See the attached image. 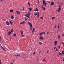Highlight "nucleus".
Instances as JSON below:
<instances>
[{
    "mask_svg": "<svg viewBox=\"0 0 64 64\" xmlns=\"http://www.w3.org/2000/svg\"><path fill=\"white\" fill-rule=\"evenodd\" d=\"M62 2V3H63V2Z\"/></svg>",
    "mask_w": 64,
    "mask_h": 64,
    "instance_id": "64",
    "label": "nucleus"
},
{
    "mask_svg": "<svg viewBox=\"0 0 64 64\" xmlns=\"http://www.w3.org/2000/svg\"><path fill=\"white\" fill-rule=\"evenodd\" d=\"M28 9L30 11V12H31V11H32V8H29Z\"/></svg>",
    "mask_w": 64,
    "mask_h": 64,
    "instance_id": "11",
    "label": "nucleus"
},
{
    "mask_svg": "<svg viewBox=\"0 0 64 64\" xmlns=\"http://www.w3.org/2000/svg\"><path fill=\"white\" fill-rule=\"evenodd\" d=\"M59 7L58 8H61V6H60V5H59Z\"/></svg>",
    "mask_w": 64,
    "mask_h": 64,
    "instance_id": "37",
    "label": "nucleus"
},
{
    "mask_svg": "<svg viewBox=\"0 0 64 64\" xmlns=\"http://www.w3.org/2000/svg\"><path fill=\"white\" fill-rule=\"evenodd\" d=\"M12 62H14V60H13Z\"/></svg>",
    "mask_w": 64,
    "mask_h": 64,
    "instance_id": "59",
    "label": "nucleus"
},
{
    "mask_svg": "<svg viewBox=\"0 0 64 64\" xmlns=\"http://www.w3.org/2000/svg\"><path fill=\"white\" fill-rule=\"evenodd\" d=\"M54 48L55 49H56V51H58V50L57 49V48L55 47H54Z\"/></svg>",
    "mask_w": 64,
    "mask_h": 64,
    "instance_id": "38",
    "label": "nucleus"
},
{
    "mask_svg": "<svg viewBox=\"0 0 64 64\" xmlns=\"http://www.w3.org/2000/svg\"><path fill=\"white\" fill-rule=\"evenodd\" d=\"M10 31L12 33L13 32V29H12V30H10Z\"/></svg>",
    "mask_w": 64,
    "mask_h": 64,
    "instance_id": "16",
    "label": "nucleus"
},
{
    "mask_svg": "<svg viewBox=\"0 0 64 64\" xmlns=\"http://www.w3.org/2000/svg\"><path fill=\"white\" fill-rule=\"evenodd\" d=\"M14 36H16V34H14Z\"/></svg>",
    "mask_w": 64,
    "mask_h": 64,
    "instance_id": "35",
    "label": "nucleus"
},
{
    "mask_svg": "<svg viewBox=\"0 0 64 64\" xmlns=\"http://www.w3.org/2000/svg\"><path fill=\"white\" fill-rule=\"evenodd\" d=\"M23 7V10H24V7Z\"/></svg>",
    "mask_w": 64,
    "mask_h": 64,
    "instance_id": "53",
    "label": "nucleus"
},
{
    "mask_svg": "<svg viewBox=\"0 0 64 64\" xmlns=\"http://www.w3.org/2000/svg\"><path fill=\"white\" fill-rule=\"evenodd\" d=\"M34 11H36L38 12V8H36V9L34 10Z\"/></svg>",
    "mask_w": 64,
    "mask_h": 64,
    "instance_id": "7",
    "label": "nucleus"
},
{
    "mask_svg": "<svg viewBox=\"0 0 64 64\" xmlns=\"http://www.w3.org/2000/svg\"><path fill=\"white\" fill-rule=\"evenodd\" d=\"M44 61H45V60H43V62H44Z\"/></svg>",
    "mask_w": 64,
    "mask_h": 64,
    "instance_id": "55",
    "label": "nucleus"
},
{
    "mask_svg": "<svg viewBox=\"0 0 64 64\" xmlns=\"http://www.w3.org/2000/svg\"><path fill=\"white\" fill-rule=\"evenodd\" d=\"M62 54H64V51H62Z\"/></svg>",
    "mask_w": 64,
    "mask_h": 64,
    "instance_id": "30",
    "label": "nucleus"
},
{
    "mask_svg": "<svg viewBox=\"0 0 64 64\" xmlns=\"http://www.w3.org/2000/svg\"><path fill=\"white\" fill-rule=\"evenodd\" d=\"M60 4H61V5H62V4H61V3H60Z\"/></svg>",
    "mask_w": 64,
    "mask_h": 64,
    "instance_id": "62",
    "label": "nucleus"
},
{
    "mask_svg": "<svg viewBox=\"0 0 64 64\" xmlns=\"http://www.w3.org/2000/svg\"><path fill=\"white\" fill-rule=\"evenodd\" d=\"M34 31H35V28H34L33 29L32 32H34Z\"/></svg>",
    "mask_w": 64,
    "mask_h": 64,
    "instance_id": "25",
    "label": "nucleus"
},
{
    "mask_svg": "<svg viewBox=\"0 0 64 64\" xmlns=\"http://www.w3.org/2000/svg\"><path fill=\"white\" fill-rule=\"evenodd\" d=\"M54 27H55V28H56V27H57V26H54Z\"/></svg>",
    "mask_w": 64,
    "mask_h": 64,
    "instance_id": "40",
    "label": "nucleus"
},
{
    "mask_svg": "<svg viewBox=\"0 0 64 64\" xmlns=\"http://www.w3.org/2000/svg\"><path fill=\"white\" fill-rule=\"evenodd\" d=\"M61 8H58V12H60V11L61 10Z\"/></svg>",
    "mask_w": 64,
    "mask_h": 64,
    "instance_id": "9",
    "label": "nucleus"
},
{
    "mask_svg": "<svg viewBox=\"0 0 64 64\" xmlns=\"http://www.w3.org/2000/svg\"><path fill=\"white\" fill-rule=\"evenodd\" d=\"M21 33L22 34H23V32H22V31H21Z\"/></svg>",
    "mask_w": 64,
    "mask_h": 64,
    "instance_id": "29",
    "label": "nucleus"
},
{
    "mask_svg": "<svg viewBox=\"0 0 64 64\" xmlns=\"http://www.w3.org/2000/svg\"><path fill=\"white\" fill-rule=\"evenodd\" d=\"M58 39H60V35H58Z\"/></svg>",
    "mask_w": 64,
    "mask_h": 64,
    "instance_id": "28",
    "label": "nucleus"
},
{
    "mask_svg": "<svg viewBox=\"0 0 64 64\" xmlns=\"http://www.w3.org/2000/svg\"><path fill=\"white\" fill-rule=\"evenodd\" d=\"M39 35H40V36H42V33H40L39 34Z\"/></svg>",
    "mask_w": 64,
    "mask_h": 64,
    "instance_id": "21",
    "label": "nucleus"
},
{
    "mask_svg": "<svg viewBox=\"0 0 64 64\" xmlns=\"http://www.w3.org/2000/svg\"><path fill=\"white\" fill-rule=\"evenodd\" d=\"M57 42H58L57 41H56L54 43H55V44H57Z\"/></svg>",
    "mask_w": 64,
    "mask_h": 64,
    "instance_id": "24",
    "label": "nucleus"
},
{
    "mask_svg": "<svg viewBox=\"0 0 64 64\" xmlns=\"http://www.w3.org/2000/svg\"><path fill=\"white\" fill-rule=\"evenodd\" d=\"M10 64H13V63L12 62Z\"/></svg>",
    "mask_w": 64,
    "mask_h": 64,
    "instance_id": "61",
    "label": "nucleus"
},
{
    "mask_svg": "<svg viewBox=\"0 0 64 64\" xmlns=\"http://www.w3.org/2000/svg\"><path fill=\"white\" fill-rule=\"evenodd\" d=\"M43 5L44 6H45V7H46V5H47V2H45V1L44 0H43Z\"/></svg>",
    "mask_w": 64,
    "mask_h": 64,
    "instance_id": "1",
    "label": "nucleus"
},
{
    "mask_svg": "<svg viewBox=\"0 0 64 64\" xmlns=\"http://www.w3.org/2000/svg\"><path fill=\"white\" fill-rule=\"evenodd\" d=\"M28 15H29V16H30V14H30V12H28Z\"/></svg>",
    "mask_w": 64,
    "mask_h": 64,
    "instance_id": "23",
    "label": "nucleus"
},
{
    "mask_svg": "<svg viewBox=\"0 0 64 64\" xmlns=\"http://www.w3.org/2000/svg\"><path fill=\"white\" fill-rule=\"evenodd\" d=\"M16 12L17 13V14H20V11L17 10L16 11Z\"/></svg>",
    "mask_w": 64,
    "mask_h": 64,
    "instance_id": "4",
    "label": "nucleus"
},
{
    "mask_svg": "<svg viewBox=\"0 0 64 64\" xmlns=\"http://www.w3.org/2000/svg\"><path fill=\"white\" fill-rule=\"evenodd\" d=\"M39 12H38V17H39Z\"/></svg>",
    "mask_w": 64,
    "mask_h": 64,
    "instance_id": "36",
    "label": "nucleus"
},
{
    "mask_svg": "<svg viewBox=\"0 0 64 64\" xmlns=\"http://www.w3.org/2000/svg\"><path fill=\"white\" fill-rule=\"evenodd\" d=\"M40 19H43V18L42 17L40 18Z\"/></svg>",
    "mask_w": 64,
    "mask_h": 64,
    "instance_id": "39",
    "label": "nucleus"
},
{
    "mask_svg": "<svg viewBox=\"0 0 64 64\" xmlns=\"http://www.w3.org/2000/svg\"><path fill=\"white\" fill-rule=\"evenodd\" d=\"M58 28H59V24H58Z\"/></svg>",
    "mask_w": 64,
    "mask_h": 64,
    "instance_id": "45",
    "label": "nucleus"
},
{
    "mask_svg": "<svg viewBox=\"0 0 64 64\" xmlns=\"http://www.w3.org/2000/svg\"><path fill=\"white\" fill-rule=\"evenodd\" d=\"M28 4L29 6L30 7V2H28Z\"/></svg>",
    "mask_w": 64,
    "mask_h": 64,
    "instance_id": "20",
    "label": "nucleus"
},
{
    "mask_svg": "<svg viewBox=\"0 0 64 64\" xmlns=\"http://www.w3.org/2000/svg\"><path fill=\"white\" fill-rule=\"evenodd\" d=\"M42 8H43V5H42Z\"/></svg>",
    "mask_w": 64,
    "mask_h": 64,
    "instance_id": "60",
    "label": "nucleus"
},
{
    "mask_svg": "<svg viewBox=\"0 0 64 64\" xmlns=\"http://www.w3.org/2000/svg\"><path fill=\"white\" fill-rule=\"evenodd\" d=\"M16 56H17L18 57H20V55L18 54L16 55Z\"/></svg>",
    "mask_w": 64,
    "mask_h": 64,
    "instance_id": "17",
    "label": "nucleus"
},
{
    "mask_svg": "<svg viewBox=\"0 0 64 64\" xmlns=\"http://www.w3.org/2000/svg\"><path fill=\"white\" fill-rule=\"evenodd\" d=\"M32 34H34V33L33 32H32Z\"/></svg>",
    "mask_w": 64,
    "mask_h": 64,
    "instance_id": "56",
    "label": "nucleus"
},
{
    "mask_svg": "<svg viewBox=\"0 0 64 64\" xmlns=\"http://www.w3.org/2000/svg\"><path fill=\"white\" fill-rule=\"evenodd\" d=\"M32 27H30V29H31V30H30V31H31V30H32Z\"/></svg>",
    "mask_w": 64,
    "mask_h": 64,
    "instance_id": "33",
    "label": "nucleus"
},
{
    "mask_svg": "<svg viewBox=\"0 0 64 64\" xmlns=\"http://www.w3.org/2000/svg\"><path fill=\"white\" fill-rule=\"evenodd\" d=\"M13 11V10H10V12H12Z\"/></svg>",
    "mask_w": 64,
    "mask_h": 64,
    "instance_id": "22",
    "label": "nucleus"
},
{
    "mask_svg": "<svg viewBox=\"0 0 64 64\" xmlns=\"http://www.w3.org/2000/svg\"><path fill=\"white\" fill-rule=\"evenodd\" d=\"M8 35H11V32L10 31L9 32H8Z\"/></svg>",
    "mask_w": 64,
    "mask_h": 64,
    "instance_id": "8",
    "label": "nucleus"
},
{
    "mask_svg": "<svg viewBox=\"0 0 64 64\" xmlns=\"http://www.w3.org/2000/svg\"><path fill=\"white\" fill-rule=\"evenodd\" d=\"M38 44L40 45H42V42H38Z\"/></svg>",
    "mask_w": 64,
    "mask_h": 64,
    "instance_id": "13",
    "label": "nucleus"
},
{
    "mask_svg": "<svg viewBox=\"0 0 64 64\" xmlns=\"http://www.w3.org/2000/svg\"><path fill=\"white\" fill-rule=\"evenodd\" d=\"M26 17H27V18H29V15L28 14H26L25 16Z\"/></svg>",
    "mask_w": 64,
    "mask_h": 64,
    "instance_id": "10",
    "label": "nucleus"
},
{
    "mask_svg": "<svg viewBox=\"0 0 64 64\" xmlns=\"http://www.w3.org/2000/svg\"><path fill=\"white\" fill-rule=\"evenodd\" d=\"M58 48L59 49H60V46H58Z\"/></svg>",
    "mask_w": 64,
    "mask_h": 64,
    "instance_id": "47",
    "label": "nucleus"
},
{
    "mask_svg": "<svg viewBox=\"0 0 64 64\" xmlns=\"http://www.w3.org/2000/svg\"><path fill=\"white\" fill-rule=\"evenodd\" d=\"M62 44L63 45H64V43H63V42H62Z\"/></svg>",
    "mask_w": 64,
    "mask_h": 64,
    "instance_id": "54",
    "label": "nucleus"
},
{
    "mask_svg": "<svg viewBox=\"0 0 64 64\" xmlns=\"http://www.w3.org/2000/svg\"><path fill=\"white\" fill-rule=\"evenodd\" d=\"M56 44H55V43H54V46H56Z\"/></svg>",
    "mask_w": 64,
    "mask_h": 64,
    "instance_id": "41",
    "label": "nucleus"
},
{
    "mask_svg": "<svg viewBox=\"0 0 64 64\" xmlns=\"http://www.w3.org/2000/svg\"><path fill=\"white\" fill-rule=\"evenodd\" d=\"M62 36H63V37H64V34H62Z\"/></svg>",
    "mask_w": 64,
    "mask_h": 64,
    "instance_id": "43",
    "label": "nucleus"
},
{
    "mask_svg": "<svg viewBox=\"0 0 64 64\" xmlns=\"http://www.w3.org/2000/svg\"><path fill=\"white\" fill-rule=\"evenodd\" d=\"M9 22H10V24H13V22H11V21H10Z\"/></svg>",
    "mask_w": 64,
    "mask_h": 64,
    "instance_id": "15",
    "label": "nucleus"
},
{
    "mask_svg": "<svg viewBox=\"0 0 64 64\" xmlns=\"http://www.w3.org/2000/svg\"><path fill=\"white\" fill-rule=\"evenodd\" d=\"M28 20H30V19H28Z\"/></svg>",
    "mask_w": 64,
    "mask_h": 64,
    "instance_id": "63",
    "label": "nucleus"
},
{
    "mask_svg": "<svg viewBox=\"0 0 64 64\" xmlns=\"http://www.w3.org/2000/svg\"><path fill=\"white\" fill-rule=\"evenodd\" d=\"M41 33H42V34H44V35L45 34V32H42Z\"/></svg>",
    "mask_w": 64,
    "mask_h": 64,
    "instance_id": "14",
    "label": "nucleus"
},
{
    "mask_svg": "<svg viewBox=\"0 0 64 64\" xmlns=\"http://www.w3.org/2000/svg\"><path fill=\"white\" fill-rule=\"evenodd\" d=\"M42 9H43V10H45V9H46V8H45L44 7V8H43Z\"/></svg>",
    "mask_w": 64,
    "mask_h": 64,
    "instance_id": "31",
    "label": "nucleus"
},
{
    "mask_svg": "<svg viewBox=\"0 0 64 64\" xmlns=\"http://www.w3.org/2000/svg\"><path fill=\"white\" fill-rule=\"evenodd\" d=\"M49 33L48 32H47V34H49Z\"/></svg>",
    "mask_w": 64,
    "mask_h": 64,
    "instance_id": "49",
    "label": "nucleus"
},
{
    "mask_svg": "<svg viewBox=\"0 0 64 64\" xmlns=\"http://www.w3.org/2000/svg\"><path fill=\"white\" fill-rule=\"evenodd\" d=\"M48 3H50V2H48Z\"/></svg>",
    "mask_w": 64,
    "mask_h": 64,
    "instance_id": "57",
    "label": "nucleus"
},
{
    "mask_svg": "<svg viewBox=\"0 0 64 64\" xmlns=\"http://www.w3.org/2000/svg\"><path fill=\"white\" fill-rule=\"evenodd\" d=\"M41 52V51H40L39 52V53H40Z\"/></svg>",
    "mask_w": 64,
    "mask_h": 64,
    "instance_id": "51",
    "label": "nucleus"
},
{
    "mask_svg": "<svg viewBox=\"0 0 64 64\" xmlns=\"http://www.w3.org/2000/svg\"><path fill=\"white\" fill-rule=\"evenodd\" d=\"M63 61L64 62V58L63 59Z\"/></svg>",
    "mask_w": 64,
    "mask_h": 64,
    "instance_id": "48",
    "label": "nucleus"
},
{
    "mask_svg": "<svg viewBox=\"0 0 64 64\" xmlns=\"http://www.w3.org/2000/svg\"><path fill=\"white\" fill-rule=\"evenodd\" d=\"M39 39L40 40H43V39H44V38H43V37L41 36L39 37Z\"/></svg>",
    "mask_w": 64,
    "mask_h": 64,
    "instance_id": "2",
    "label": "nucleus"
},
{
    "mask_svg": "<svg viewBox=\"0 0 64 64\" xmlns=\"http://www.w3.org/2000/svg\"><path fill=\"white\" fill-rule=\"evenodd\" d=\"M59 54L61 56L62 54H61V53H60V52H59Z\"/></svg>",
    "mask_w": 64,
    "mask_h": 64,
    "instance_id": "32",
    "label": "nucleus"
},
{
    "mask_svg": "<svg viewBox=\"0 0 64 64\" xmlns=\"http://www.w3.org/2000/svg\"><path fill=\"white\" fill-rule=\"evenodd\" d=\"M0 64H2V62H1V60H0Z\"/></svg>",
    "mask_w": 64,
    "mask_h": 64,
    "instance_id": "44",
    "label": "nucleus"
},
{
    "mask_svg": "<svg viewBox=\"0 0 64 64\" xmlns=\"http://www.w3.org/2000/svg\"><path fill=\"white\" fill-rule=\"evenodd\" d=\"M11 18H12V19H14V17H13V16H11Z\"/></svg>",
    "mask_w": 64,
    "mask_h": 64,
    "instance_id": "18",
    "label": "nucleus"
},
{
    "mask_svg": "<svg viewBox=\"0 0 64 64\" xmlns=\"http://www.w3.org/2000/svg\"><path fill=\"white\" fill-rule=\"evenodd\" d=\"M54 18H55V17L54 16L52 18V20H53V19H54Z\"/></svg>",
    "mask_w": 64,
    "mask_h": 64,
    "instance_id": "27",
    "label": "nucleus"
},
{
    "mask_svg": "<svg viewBox=\"0 0 64 64\" xmlns=\"http://www.w3.org/2000/svg\"><path fill=\"white\" fill-rule=\"evenodd\" d=\"M54 2H51V4H50V6H52V5H54Z\"/></svg>",
    "mask_w": 64,
    "mask_h": 64,
    "instance_id": "5",
    "label": "nucleus"
},
{
    "mask_svg": "<svg viewBox=\"0 0 64 64\" xmlns=\"http://www.w3.org/2000/svg\"><path fill=\"white\" fill-rule=\"evenodd\" d=\"M2 49H3V50H5V48H4V47H2Z\"/></svg>",
    "mask_w": 64,
    "mask_h": 64,
    "instance_id": "26",
    "label": "nucleus"
},
{
    "mask_svg": "<svg viewBox=\"0 0 64 64\" xmlns=\"http://www.w3.org/2000/svg\"><path fill=\"white\" fill-rule=\"evenodd\" d=\"M38 14V13H36V14L34 13V16H36Z\"/></svg>",
    "mask_w": 64,
    "mask_h": 64,
    "instance_id": "19",
    "label": "nucleus"
},
{
    "mask_svg": "<svg viewBox=\"0 0 64 64\" xmlns=\"http://www.w3.org/2000/svg\"><path fill=\"white\" fill-rule=\"evenodd\" d=\"M1 1H2V2H3V1L2 0H1Z\"/></svg>",
    "mask_w": 64,
    "mask_h": 64,
    "instance_id": "50",
    "label": "nucleus"
},
{
    "mask_svg": "<svg viewBox=\"0 0 64 64\" xmlns=\"http://www.w3.org/2000/svg\"><path fill=\"white\" fill-rule=\"evenodd\" d=\"M38 4H39L40 2H39V0L38 1Z\"/></svg>",
    "mask_w": 64,
    "mask_h": 64,
    "instance_id": "42",
    "label": "nucleus"
},
{
    "mask_svg": "<svg viewBox=\"0 0 64 64\" xmlns=\"http://www.w3.org/2000/svg\"><path fill=\"white\" fill-rule=\"evenodd\" d=\"M25 23V22L24 21H23L21 23H20V24H24V23Z\"/></svg>",
    "mask_w": 64,
    "mask_h": 64,
    "instance_id": "12",
    "label": "nucleus"
},
{
    "mask_svg": "<svg viewBox=\"0 0 64 64\" xmlns=\"http://www.w3.org/2000/svg\"><path fill=\"white\" fill-rule=\"evenodd\" d=\"M48 52H49V51L48 50L47 51V52L46 53H48Z\"/></svg>",
    "mask_w": 64,
    "mask_h": 64,
    "instance_id": "52",
    "label": "nucleus"
},
{
    "mask_svg": "<svg viewBox=\"0 0 64 64\" xmlns=\"http://www.w3.org/2000/svg\"><path fill=\"white\" fill-rule=\"evenodd\" d=\"M0 39H2V38H1V37L0 36Z\"/></svg>",
    "mask_w": 64,
    "mask_h": 64,
    "instance_id": "46",
    "label": "nucleus"
},
{
    "mask_svg": "<svg viewBox=\"0 0 64 64\" xmlns=\"http://www.w3.org/2000/svg\"><path fill=\"white\" fill-rule=\"evenodd\" d=\"M6 23L7 24V25H8V26L10 25V24H9V22H8L6 21Z\"/></svg>",
    "mask_w": 64,
    "mask_h": 64,
    "instance_id": "6",
    "label": "nucleus"
},
{
    "mask_svg": "<svg viewBox=\"0 0 64 64\" xmlns=\"http://www.w3.org/2000/svg\"><path fill=\"white\" fill-rule=\"evenodd\" d=\"M13 55H14V56H16V55L13 54Z\"/></svg>",
    "mask_w": 64,
    "mask_h": 64,
    "instance_id": "58",
    "label": "nucleus"
},
{
    "mask_svg": "<svg viewBox=\"0 0 64 64\" xmlns=\"http://www.w3.org/2000/svg\"><path fill=\"white\" fill-rule=\"evenodd\" d=\"M36 54V52H34V53H33V55H34V54Z\"/></svg>",
    "mask_w": 64,
    "mask_h": 64,
    "instance_id": "34",
    "label": "nucleus"
},
{
    "mask_svg": "<svg viewBox=\"0 0 64 64\" xmlns=\"http://www.w3.org/2000/svg\"><path fill=\"white\" fill-rule=\"evenodd\" d=\"M28 24L29 25L30 27H32V24H31V23L30 22H28Z\"/></svg>",
    "mask_w": 64,
    "mask_h": 64,
    "instance_id": "3",
    "label": "nucleus"
}]
</instances>
